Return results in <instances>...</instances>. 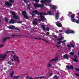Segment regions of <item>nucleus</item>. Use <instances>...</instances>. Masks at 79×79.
I'll return each mask as SVG.
<instances>
[{
  "label": "nucleus",
  "mask_w": 79,
  "mask_h": 79,
  "mask_svg": "<svg viewBox=\"0 0 79 79\" xmlns=\"http://www.w3.org/2000/svg\"><path fill=\"white\" fill-rule=\"evenodd\" d=\"M41 14L40 16V19H39V21H46V19L45 18V17L44 16L42 15H48V14L47 13H45V12H42L41 13Z\"/></svg>",
  "instance_id": "obj_1"
},
{
  "label": "nucleus",
  "mask_w": 79,
  "mask_h": 79,
  "mask_svg": "<svg viewBox=\"0 0 79 79\" xmlns=\"http://www.w3.org/2000/svg\"><path fill=\"white\" fill-rule=\"evenodd\" d=\"M10 13L13 16H12L13 18H14L15 19H19V17L18 16L16 15V14L15 12L10 11Z\"/></svg>",
  "instance_id": "obj_2"
},
{
  "label": "nucleus",
  "mask_w": 79,
  "mask_h": 79,
  "mask_svg": "<svg viewBox=\"0 0 79 79\" xmlns=\"http://www.w3.org/2000/svg\"><path fill=\"white\" fill-rule=\"evenodd\" d=\"M22 13L23 15V16L24 17V18L25 19H29V17H28V16L27 15V12H26V11H22Z\"/></svg>",
  "instance_id": "obj_3"
},
{
  "label": "nucleus",
  "mask_w": 79,
  "mask_h": 79,
  "mask_svg": "<svg viewBox=\"0 0 79 79\" xmlns=\"http://www.w3.org/2000/svg\"><path fill=\"white\" fill-rule=\"evenodd\" d=\"M65 33L67 34H74V33H75V32L73 30H67L65 31Z\"/></svg>",
  "instance_id": "obj_4"
},
{
  "label": "nucleus",
  "mask_w": 79,
  "mask_h": 79,
  "mask_svg": "<svg viewBox=\"0 0 79 79\" xmlns=\"http://www.w3.org/2000/svg\"><path fill=\"white\" fill-rule=\"evenodd\" d=\"M55 15L56 19V20H57L58 19V18H59V16L60 15V13H59V12H58V11H57V13H55Z\"/></svg>",
  "instance_id": "obj_5"
},
{
  "label": "nucleus",
  "mask_w": 79,
  "mask_h": 79,
  "mask_svg": "<svg viewBox=\"0 0 79 79\" xmlns=\"http://www.w3.org/2000/svg\"><path fill=\"white\" fill-rule=\"evenodd\" d=\"M33 6L34 7H36V8L37 7H40V8H42L43 7V5H41L37 4H33Z\"/></svg>",
  "instance_id": "obj_6"
},
{
  "label": "nucleus",
  "mask_w": 79,
  "mask_h": 79,
  "mask_svg": "<svg viewBox=\"0 0 79 79\" xmlns=\"http://www.w3.org/2000/svg\"><path fill=\"white\" fill-rule=\"evenodd\" d=\"M32 13H35L36 15H41V13H39L38 12V11L37 10H34L32 11Z\"/></svg>",
  "instance_id": "obj_7"
},
{
  "label": "nucleus",
  "mask_w": 79,
  "mask_h": 79,
  "mask_svg": "<svg viewBox=\"0 0 79 79\" xmlns=\"http://www.w3.org/2000/svg\"><path fill=\"white\" fill-rule=\"evenodd\" d=\"M10 39H11V38L10 37H4L3 38V39L2 40V41L3 43H5V41H6V40H7Z\"/></svg>",
  "instance_id": "obj_8"
},
{
  "label": "nucleus",
  "mask_w": 79,
  "mask_h": 79,
  "mask_svg": "<svg viewBox=\"0 0 79 79\" xmlns=\"http://www.w3.org/2000/svg\"><path fill=\"white\" fill-rule=\"evenodd\" d=\"M56 24L59 27H62V24L59 22H57L56 23Z\"/></svg>",
  "instance_id": "obj_9"
},
{
  "label": "nucleus",
  "mask_w": 79,
  "mask_h": 79,
  "mask_svg": "<svg viewBox=\"0 0 79 79\" xmlns=\"http://www.w3.org/2000/svg\"><path fill=\"white\" fill-rule=\"evenodd\" d=\"M16 56V55H14L13 56V57H14V60H17V61L18 62V63H19V59H18V56Z\"/></svg>",
  "instance_id": "obj_10"
},
{
  "label": "nucleus",
  "mask_w": 79,
  "mask_h": 79,
  "mask_svg": "<svg viewBox=\"0 0 79 79\" xmlns=\"http://www.w3.org/2000/svg\"><path fill=\"white\" fill-rule=\"evenodd\" d=\"M67 47L69 48H71V47L73 48H74V44H72V43H70V44H67Z\"/></svg>",
  "instance_id": "obj_11"
},
{
  "label": "nucleus",
  "mask_w": 79,
  "mask_h": 79,
  "mask_svg": "<svg viewBox=\"0 0 79 79\" xmlns=\"http://www.w3.org/2000/svg\"><path fill=\"white\" fill-rule=\"evenodd\" d=\"M5 5H6V6H12V5L11 4H10V3L9 2H6L5 3Z\"/></svg>",
  "instance_id": "obj_12"
},
{
  "label": "nucleus",
  "mask_w": 79,
  "mask_h": 79,
  "mask_svg": "<svg viewBox=\"0 0 79 79\" xmlns=\"http://www.w3.org/2000/svg\"><path fill=\"white\" fill-rule=\"evenodd\" d=\"M15 21L13 19H12L9 22V24H15Z\"/></svg>",
  "instance_id": "obj_13"
},
{
  "label": "nucleus",
  "mask_w": 79,
  "mask_h": 79,
  "mask_svg": "<svg viewBox=\"0 0 79 79\" xmlns=\"http://www.w3.org/2000/svg\"><path fill=\"white\" fill-rule=\"evenodd\" d=\"M8 28L10 29H14L15 28V27L13 26H11L10 27H9Z\"/></svg>",
  "instance_id": "obj_14"
},
{
  "label": "nucleus",
  "mask_w": 79,
  "mask_h": 79,
  "mask_svg": "<svg viewBox=\"0 0 79 79\" xmlns=\"http://www.w3.org/2000/svg\"><path fill=\"white\" fill-rule=\"evenodd\" d=\"M63 57L65 59H69V57L68 55L66 54H65L63 56Z\"/></svg>",
  "instance_id": "obj_15"
},
{
  "label": "nucleus",
  "mask_w": 79,
  "mask_h": 79,
  "mask_svg": "<svg viewBox=\"0 0 79 79\" xmlns=\"http://www.w3.org/2000/svg\"><path fill=\"white\" fill-rule=\"evenodd\" d=\"M73 60L75 63H77V62H78V60L76 58H73Z\"/></svg>",
  "instance_id": "obj_16"
},
{
  "label": "nucleus",
  "mask_w": 79,
  "mask_h": 79,
  "mask_svg": "<svg viewBox=\"0 0 79 79\" xmlns=\"http://www.w3.org/2000/svg\"><path fill=\"white\" fill-rule=\"evenodd\" d=\"M41 27L43 28L44 31H45L46 30V28H45V26L44 25H41Z\"/></svg>",
  "instance_id": "obj_17"
},
{
  "label": "nucleus",
  "mask_w": 79,
  "mask_h": 79,
  "mask_svg": "<svg viewBox=\"0 0 79 79\" xmlns=\"http://www.w3.org/2000/svg\"><path fill=\"white\" fill-rule=\"evenodd\" d=\"M64 39V37H61L60 38H59L57 39V40H62Z\"/></svg>",
  "instance_id": "obj_18"
},
{
  "label": "nucleus",
  "mask_w": 79,
  "mask_h": 79,
  "mask_svg": "<svg viewBox=\"0 0 79 79\" xmlns=\"http://www.w3.org/2000/svg\"><path fill=\"white\" fill-rule=\"evenodd\" d=\"M33 24L35 25V26L36 25H37L38 24V23L37 22H36L35 21H33Z\"/></svg>",
  "instance_id": "obj_19"
},
{
  "label": "nucleus",
  "mask_w": 79,
  "mask_h": 79,
  "mask_svg": "<svg viewBox=\"0 0 79 79\" xmlns=\"http://www.w3.org/2000/svg\"><path fill=\"white\" fill-rule=\"evenodd\" d=\"M39 77H40V78H44V76L37 77H36L34 78V79H38V78H39Z\"/></svg>",
  "instance_id": "obj_20"
},
{
  "label": "nucleus",
  "mask_w": 79,
  "mask_h": 79,
  "mask_svg": "<svg viewBox=\"0 0 79 79\" xmlns=\"http://www.w3.org/2000/svg\"><path fill=\"white\" fill-rule=\"evenodd\" d=\"M34 39H36V40H41L42 38L40 37H38V38H34Z\"/></svg>",
  "instance_id": "obj_21"
},
{
  "label": "nucleus",
  "mask_w": 79,
  "mask_h": 79,
  "mask_svg": "<svg viewBox=\"0 0 79 79\" xmlns=\"http://www.w3.org/2000/svg\"><path fill=\"white\" fill-rule=\"evenodd\" d=\"M56 60H57V59H56L55 58H54V59L50 60V62L51 61H56Z\"/></svg>",
  "instance_id": "obj_22"
},
{
  "label": "nucleus",
  "mask_w": 79,
  "mask_h": 79,
  "mask_svg": "<svg viewBox=\"0 0 79 79\" xmlns=\"http://www.w3.org/2000/svg\"><path fill=\"white\" fill-rule=\"evenodd\" d=\"M9 2H10L11 3H13L15 2V0H9Z\"/></svg>",
  "instance_id": "obj_23"
},
{
  "label": "nucleus",
  "mask_w": 79,
  "mask_h": 79,
  "mask_svg": "<svg viewBox=\"0 0 79 79\" xmlns=\"http://www.w3.org/2000/svg\"><path fill=\"white\" fill-rule=\"evenodd\" d=\"M19 76H13V78H15V79H18V78H19Z\"/></svg>",
  "instance_id": "obj_24"
},
{
  "label": "nucleus",
  "mask_w": 79,
  "mask_h": 79,
  "mask_svg": "<svg viewBox=\"0 0 79 79\" xmlns=\"http://www.w3.org/2000/svg\"><path fill=\"white\" fill-rule=\"evenodd\" d=\"M69 53L71 55H72V56H73V55H74V52H70Z\"/></svg>",
  "instance_id": "obj_25"
},
{
  "label": "nucleus",
  "mask_w": 79,
  "mask_h": 79,
  "mask_svg": "<svg viewBox=\"0 0 79 79\" xmlns=\"http://www.w3.org/2000/svg\"><path fill=\"white\" fill-rule=\"evenodd\" d=\"M48 15H52V12L50 11H48Z\"/></svg>",
  "instance_id": "obj_26"
},
{
  "label": "nucleus",
  "mask_w": 79,
  "mask_h": 79,
  "mask_svg": "<svg viewBox=\"0 0 79 79\" xmlns=\"http://www.w3.org/2000/svg\"><path fill=\"white\" fill-rule=\"evenodd\" d=\"M14 72H13L12 73H11L10 74V75L11 77H13V74H14Z\"/></svg>",
  "instance_id": "obj_27"
},
{
  "label": "nucleus",
  "mask_w": 79,
  "mask_h": 79,
  "mask_svg": "<svg viewBox=\"0 0 79 79\" xmlns=\"http://www.w3.org/2000/svg\"><path fill=\"white\" fill-rule=\"evenodd\" d=\"M71 21H72V22H73V23L76 22V19H71Z\"/></svg>",
  "instance_id": "obj_28"
},
{
  "label": "nucleus",
  "mask_w": 79,
  "mask_h": 79,
  "mask_svg": "<svg viewBox=\"0 0 79 79\" xmlns=\"http://www.w3.org/2000/svg\"><path fill=\"white\" fill-rule=\"evenodd\" d=\"M66 68L67 69H68L69 70H70V68H69V65H67L66 66Z\"/></svg>",
  "instance_id": "obj_29"
},
{
  "label": "nucleus",
  "mask_w": 79,
  "mask_h": 79,
  "mask_svg": "<svg viewBox=\"0 0 79 79\" xmlns=\"http://www.w3.org/2000/svg\"><path fill=\"white\" fill-rule=\"evenodd\" d=\"M78 20H76V21L75 23H76L77 24H79V18L78 19Z\"/></svg>",
  "instance_id": "obj_30"
},
{
  "label": "nucleus",
  "mask_w": 79,
  "mask_h": 79,
  "mask_svg": "<svg viewBox=\"0 0 79 79\" xmlns=\"http://www.w3.org/2000/svg\"><path fill=\"white\" fill-rule=\"evenodd\" d=\"M8 19H7V18H5V21H6V23H8Z\"/></svg>",
  "instance_id": "obj_31"
},
{
  "label": "nucleus",
  "mask_w": 79,
  "mask_h": 79,
  "mask_svg": "<svg viewBox=\"0 0 79 79\" xmlns=\"http://www.w3.org/2000/svg\"><path fill=\"white\" fill-rule=\"evenodd\" d=\"M61 43H62L61 41H60L59 42H57V44H60Z\"/></svg>",
  "instance_id": "obj_32"
},
{
  "label": "nucleus",
  "mask_w": 79,
  "mask_h": 79,
  "mask_svg": "<svg viewBox=\"0 0 79 79\" xmlns=\"http://www.w3.org/2000/svg\"><path fill=\"white\" fill-rule=\"evenodd\" d=\"M34 21H36V22H37L38 21V19H37V18H35L34 19Z\"/></svg>",
  "instance_id": "obj_33"
},
{
  "label": "nucleus",
  "mask_w": 79,
  "mask_h": 79,
  "mask_svg": "<svg viewBox=\"0 0 79 79\" xmlns=\"http://www.w3.org/2000/svg\"><path fill=\"white\" fill-rule=\"evenodd\" d=\"M69 67L70 68H71V69H74V67H73L71 65H69Z\"/></svg>",
  "instance_id": "obj_34"
},
{
  "label": "nucleus",
  "mask_w": 79,
  "mask_h": 79,
  "mask_svg": "<svg viewBox=\"0 0 79 79\" xmlns=\"http://www.w3.org/2000/svg\"><path fill=\"white\" fill-rule=\"evenodd\" d=\"M6 56V54H4L3 56H2V58H5Z\"/></svg>",
  "instance_id": "obj_35"
},
{
  "label": "nucleus",
  "mask_w": 79,
  "mask_h": 79,
  "mask_svg": "<svg viewBox=\"0 0 79 79\" xmlns=\"http://www.w3.org/2000/svg\"><path fill=\"white\" fill-rule=\"evenodd\" d=\"M14 29H15V30H18V31H20V29L18 28H14Z\"/></svg>",
  "instance_id": "obj_36"
},
{
  "label": "nucleus",
  "mask_w": 79,
  "mask_h": 79,
  "mask_svg": "<svg viewBox=\"0 0 79 79\" xmlns=\"http://www.w3.org/2000/svg\"><path fill=\"white\" fill-rule=\"evenodd\" d=\"M24 2L25 3H26V4H27V3H28V2L27 0H24Z\"/></svg>",
  "instance_id": "obj_37"
},
{
  "label": "nucleus",
  "mask_w": 79,
  "mask_h": 79,
  "mask_svg": "<svg viewBox=\"0 0 79 79\" xmlns=\"http://www.w3.org/2000/svg\"><path fill=\"white\" fill-rule=\"evenodd\" d=\"M27 9H28V10H30V5L28 4Z\"/></svg>",
  "instance_id": "obj_38"
},
{
  "label": "nucleus",
  "mask_w": 79,
  "mask_h": 79,
  "mask_svg": "<svg viewBox=\"0 0 79 79\" xmlns=\"http://www.w3.org/2000/svg\"><path fill=\"white\" fill-rule=\"evenodd\" d=\"M71 18H74V16L73 15H71Z\"/></svg>",
  "instance_id": "obj_39"
},
{
  "label": "nucleus",
  "mask_w": 79,
  "mask_h": 79,
  "mask_svg": "<svg viewBox=\"0 0 79 79\" xmlns=\"http://www.w3.org/2000/svg\"><path fill=\"white\" fill-rule=\"evenodd\" d=\"M55 78H56L55 79H59L58 78H57V75H55L54 76Z\"/></svg>",
  "instance_id": "obj_40"
},
{
  "label": "nucleus",
  "mask_w": 79,
  "mask_h": 79,
  "mask_svg": "<svg viewBox=\"0 0 79 79\" xmlns=\"http://www.w3.org/2000/svg\"><path fill=\"white\" fill-rule=\"evenodd\" d=\"M3 47H4V45H3V44L0 45V48H2Z\"/></svg>",
  "instance_id": "obj_41"
},
{
  "label": "nucleus",
  "mask_w": 79,
  "mask_h": 79,
  "mask_svg": "<svg viewBox=\"0 0 79 79\" xmlns=\"http://www.w3.org/2000/svg\"><path fill=\"white\" fill-rule=\"evenodd\" d=\"M56 7H53L52 8V10H56Z\"/></svg>",
  "instance_id": "obj_42"
},
{
  "label": "nucleus",
  "mask_w": 79,
  "mask_h": 79,
  "mask_svg": "<svg viewBox=\"0 0 79 79\" xmlns=\"http://www.w3.org/2000/svg\"><path fill=\"white\" fill-rule=\"evenodd\" d=\"M48 67H50L52 66V65L50 64H48Z\"/></svg>",
  "instance_id": "obj_43"
},
{
  "label": "nucleus",
  "mask_w": 79,
  "mask_h": 79,
  "mask_svg": "<svg viewBox=\"0 0 79 79\" xmlns=\"http://www.w3.org/2000/svg\"><path fill=\"white\" fill-rule=\"evenodd\" d=\"M75 76H79V74L77 73H75Z\"/></svg>",
  "instance_id": "obj_44"
},
{
  "label": "nucleus",
  "mask_w": 79,
  "mask_h": 79,
  "mask_svg": "<svg viewBox=\"0 0 79 79\" xmlns=\"http://www.w3.org/2000/svg\"><path fill=\"white\" fill-rule=\"evenodd\" d=\"M8 64L10 65H11V62L10 61H9L8 62Z\"/></svg>",
  "instance_id": "obj_45"
},
{
  "label": "nucleus",
  "mask_w": 79,
  "mask_h": 79,
  "mask_svg": "<svg viewBox=\"0 0 79 79\" xmlns=\"http://www.w3.org/2000/svg\"><path fill=\"white\" fill-rule=\"evenodd\" d=\"M53 75V73H50L49 74V76H52Z\"/></svg>",
  "instance_id": "obj_46"
},
{
  "label": "nucleus",
  "mask_w": 79,
  "mask_h": 79,
  "mask_svg": "<svg viewBox=\"0 0 79 79\" xmlns=\"http://www.w3.org/2000/svg\"><path fill=\"white\" fill-rule=\"evenodd\" d=\"M22 23V21H18L17 22V23Z\"/></svg>",
  "instance_id": "obj_47"
},
{
  "label": "nucleus",
  "mask_w": 79,
  "mask_h": 79,
  "mask_svg": "<svg viewBox=\"0 0 79 79\" xmlns=\"http://www.w3.org/2000/svg\"><path fill=\"white\" fill-rule=\"evenodd\" d=\"M3 58V55L2 54H0V58Z\"/></svg>",
  "instance_id": "obj_48"
},
{
  "label": "nucleus",
  "mask_w": 79,
  "mask_h": 79,
  "mask_svg": "<svg viewBox=\"0 0 79 79\" xmlns=\"http://www.w3.org/2000/svg\"><path fill=\"white\" fill-rule=\"evenodd\" d=\"M46 30L48 31H49L50 29L49 28H46Z\"/></svg>",
  "instance_id": "obj_49"
},
{
  "label": "nucleus",
  "mask_w": 79,
  "mask_h": 79,
  "mask_svg": "<svg viewBox=\"0 0 79 79\" xmlns=\"http://www.w3.org/2000/svg\"><path fill=\"white\" fill-rule=\"evenodd\" d=\"M75 69V70L77 71H79V69L76 68Z\"/></svg>",
  "instance_id": "obj_50"
},
{
  "label": "nucleus",
  "mask_w": 79,
  "mask_h": 79,
  "mask_svg": "<svg viewBox=\"0 0 79 79\" xmlns=\"http://www.w3.org/2000/svg\"><path fill=\"white\" fill-rule=\"evenodd\" d=\"M32 35H30V36H28V38H30L31 39H32Z\"/></svg>",
  "instance_id": "obj_51"
},
{
  "label": "nucleus",
  "mask_w": 79,
  "mask_h": 79,
  "mask_svg": "<svg viewBox=\"0 0 79 79\" xmlns=\"http://www.w3.org/2000/svg\"><path fill=\"white\" fill-rule=\"evenodd\" d=\"M66 42V40H64L62 42V44H64V43H65V42Z\"/></svg>",
  "instance_id": "obj_52"
},
{
  "label": "nucleus",
  "mask_w": 79,
  "mask_h": 79,
  "mask_svg": "<svg viewBox=\"0 0 79 79\" xmlns=\"http://www.w3.org/2000/svg\"><path fill=\"white\" fill-rule=\"evenodd\" d=\"M32 17H34L35 16V15L34 14H31Z\"/></svg>",
  "instance_id": "obj_53"
},
{
  "label": "nucleus",
  "mask_w": 79,
  "mask_h": 79,
  "mask_svg": "<svg viewBox=\"0 0 79 79\" xmlns=\"http://www.w3.org/2000/svg\"><path fill=\"white\" fill-rule=\"evenodd\" d=\"M53 37H57V36H56V35H53Z\"/></svg>",
  "instance_id": "obj_54"
},
{
  "label": "nucleus",
  "mask_w": 79,
  "mask_h": 79,
  "mask_svg": "<svg viewBox=\"0 0 79 79\" xmlns=\"http://www.w3.org/2000/svg\"><path fill=\"white\" fill-rule=\"evenodd\" d=\"M63 32V30H60L59 31V32Z\"/></svg>",
  "instance_id": "obj_55"
},
{
  "label": "nucleus",
  "mask_w": 79,
  "mask_h": 79,
  "mask_svg": "<svg viewBox=\"0 0 79 79\" xmlns=\"http://www.w3.org/2000/svg\"><path fill=\"white\" fill-rule=\"evenodd\" d=\"M46 34H47V35H49L50 34V32H47L46 33Z\"/></svg>",
  "instance_id": "obj_56"
},
{
  "label": "nucleus",
  "mask_w": 79,
  "mask_h": 79,
  "mask_svg": "<svg viewBox=\"0 0 79 79\" xmlns=\"http://www.w3.org/2000/svg\"><path fill=\"white\" fill-rule=\"evenodd\" d=\"M10 52H12L13 53V54H14L15 53V52H13V51H10Z\"/></svg>",
  "instance_id": "obj_57"
},
{
  "label": "nucleus",
  "mask_w": 79,
  "mask_h": 79,
  "mask_svg": "<svg viewBox=\"0 0 79 79\" xmlns=\"http://www.w3.org/2000/svg\"><path fill=\"white\" fill-rule=\"evenodd\" d=\"M74 57L75 58H77V56H76L75 55H74Z\"/></svg>",
  "instance_id": "obj_58"
},
{
  "label": "nucleus",
  "mask_w": 79,
  "mask_h": 79,
  "mask_svg": "<svg viewBox=\"0 0 79 79\" xmlns=\"http://www.w3.org/2000/svg\"><path fill=\"white\" fill-rule=\"evenodd\" d=\"M10 52H11V51H7L6 52V53H9Z\"/></svg>",
  "instance_id": "obj_59"
},
{
  "label": "nucleus",
  "mask_w": 79,
  "mask_h": 79,
  "mask_svg": "<svg viewBox=\"0 0 79 79\" xmlns=\"http://www.w3.org/2000/svg\"><path fill=\"white\" fill-rule=\"evenodd\" d=\"M41 2L42 3H44V0H42L41 1Z\"/></svg>",
  "instance_id": "obj_60"
},
{
  "label": "nucleus",
  "mask_w": 79,
  "mask_h": 79,
  "mask_svg": "<svg viewBox=\"0 0 79 79\" xmlns=\"http://www.w3.org/2000/svg\"><path fill=\"white\" fill-rule=\"evenodd\" d=\"M29 78L30 79H33V78H32V77H29Z\"/></svg>",
  "instance_id": "obj_61"
},
{
  "label": "nucleus",
  "mask_w": 79,
  "mask_h": 79,
  "mask_svg": "<svg viewBox=\"0 0 79 79\" xmlns=\"http://www.w3.org/2000/svg\"><path fill=\"white\" fill-rule=\"evenodd\" d=\"M15 35H11V37H15Z\"/></svg>",
  "instance_id": "obj_62"
},
{
  "label": "nucleus",
  "mask_w": 79,
  "mask_h": 79,
  "mask_svg": "<svg viewBox=\"0 0 79 79\" xmlns=\"http://www.w3.org/2000/svg\"><path fill=\"white\" fill-rule=\"evenodd\" d=\"M35 2H39V1H38V0H35Z\"/></svg>",
  "instance_id": "obj_63"
},
{
  "label": "nucleus",
  "mask_w": 79,
  "mask_h": 79,
  "mask_svg": "<svg viewBox=\"0 0 79 79\" xmlns=\"http://www.w3.org/2000/svg\"><path fill=\"white\" fill-rule=\"evenodd\" d=\"M69 14L70 15H71V12H69Z\"/></svg>",
  "instance_id": "obj_64"
}]
</instances>
